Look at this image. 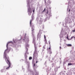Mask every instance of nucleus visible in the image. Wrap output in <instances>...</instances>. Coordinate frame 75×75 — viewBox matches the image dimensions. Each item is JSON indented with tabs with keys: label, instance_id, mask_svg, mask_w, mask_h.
<instances>
[{
	"label": "nucleus",
	"instance_id": "obj_1",
	"mask_svg": "<svg viewBox=\"0 0 75 75\" xmlns=\"http://www.w3.org/2000/svg\"><path fill=\"white\" fill-rule=\"evenodd\" d=\"M10 43V42H8L7 44L6 45L7 49L5 50L4 53V58H5V61L8 65V66H6L5 67L6 68V70H8V69H10V66L11 65V63L10 61V59H9V57H7V55L6 54L7 52H8V44H9V43Z\"/></svg>",
	"mask_w": 75,
	"mask_h": 75
},
{
	"label": "nucleus",
	"instance_id": "obj_2",
	"mask_svg": "<svg viewBox=\"0 0 75 75\" xmlns=\"http://www.w3.org/2000/svg\"><path fill=\"white\" fill-rule=\"evenodd\" d=\"M33 59H35L36 58L37 59V57H38V54L36 53H34L33 54Z\"/></svg>",
	"mask_w": 75,
	"mask_h": 75
},
{
	"label": "nucleus",
	"instance_id": "obj_3",
	"mask_svg": "<svg viewBox=\"0 0 75 75\" xmlns=\"http://www.w3.org/2000/svg\"><path fill=\"white\" fill-rule=\"evenodd\" d=\"M41 34H42V30H40L39 33H38L37 35L38 39L39 37L41 36Z\"/></svg>",
	"mask_w": 75,
	"mask_h": 75
},
{
	"label": "nucleus",
	"instance_id": "obj_4",
	"mask_svg": "<svg viewBox=\"0 0 75 75\" xmlns=\"http://www.w3.org/2000/svg\"><path fill=\"white\" fill-rule=\"evenodd\" d=\"M67 46V47H72V45L71 44H68Z\"/></svg>",
	"mask_w": 75,
	"mask_h": 75
},
{
	"label": "nucleus",
	"instance_id": "obj_5",
	"mask_svg": "<svg viewBox=\"0 0 75 75\" xmlns=\"http://www.w3.org/2000/svg\"><path fill=\"white\" fill-rule=\"evenodd\" d=\"M27 55H25V59L26 61H27Z\"/></svg>",
	"mask_w": 75,
	"mask_h": 75
},
{
	"label": "nucleus",
	"instance_id": "obj_6",
	"mask_svg": "<svg viewBox=\"0 0 75 75\" xmlns=\"http://www.w3.org/2000/svg\"><path fill=\"white\" fill-rule=\"evenodd\" d=\"M35 73L36 74L35 75H38V72H37V71L36 70L35 71Z\"/></svg>",
	"mask_w": 75,
	"mask_h": 75
},
{
	"label": "nucleus",
	"instance_id": "obj_7",
	"mask_svg": "<svg viewBox=\"0 0 75 75\" xmlns=\"http://www.w3.org/2000/svg\"><path fill=\"white\" fill-rule=\"evenodd\" d=\"M32 33H34V31H34V28H32Z\"/></svg>",
	"mask_w": 75,
	"mask_h": 75
},
{
	"label": "nucleus",
	"instance_id": "obj_8",
	"mask_svg": "<svg viewBox=\"0 0 75 75\" xmlns=\"http://www.w3.org/2000/svg\"><path fill=\"white\" fill-rule=\"evenodd\" d=\"M30 11H31V8H29L28 9V12H30Z\"/></svg>",
	"mask_w": 75,
	"mask_h": 75
},
{
	"label": "nucleus",
	"instance_id": "obj_9",
	"mask_svg": "<svg viewBox=\"0 0 75 75\" xmlns=\"http://www.w3.org/2000/svg\"><path fill=\"white\" fill-rule=\"evenodd\" d=\"M72 64L71 63H69L68 64V65H72Z\"/></svg>",
	"mask_w": 75,
	"mask_h": 75
},
{
	"label": "nucleus",
	"instance_id": "obj_10",
	"mask_svg": "<svg viewBox=\"0 0 75 75\" xmlns=\"http://www.w3.org/2000/svg\"><path fill=\"white\" fill-rule=\"evenodd\" d=\"M29 59L30 60H31V59H32V57H30L29 58Z\"/></svg>",
	"mask_w": 75,
	"mask_h": 75
},
{
	"label": "nucleus",
	"instance_id": "obj_11",
	"mask_svg": "<svg viewBox=\"0 0 75 75\" xmlns=\"http://www.w3.org/2000/svg\"><path fill=\"white\" fill-rule=\"evenodd\" d=\"M44 39H45V41L47 40V39H46V37L45 36V35H44Z\"/></svg>",
	"mask_w": 75,
	"mask_h": 75
},
{
	"label": "nucleus",
	"instance_id": "obj_12",
	"mask_svg": "<svg viewBox=\"0 0 75 75\" xmlns=\"http://www.w3.org/2000/svg\"><path fill=\"white\" fill-rule=\"evenodd\" d=\"M73 38H75L74 36H73L71 37V40H72V39Z\"/></svg>",
	"mask_w": 75,
	"mask_h": 75
},
{
	"label": "nucleus",
	"instance_id": "obj_13",
	"mask_svg": "<svg viewBox=\"0 0 75 75\" xmlns=\"http://www.w3.org/2000/svg\"><path fill=\"white\" fill-rule=\"evenodd\" d=\"M50 47H49V49L50 50H51V45H50Z\"/></svg>",
	"mask_w": 75,
	"mask_h": 75
},
{
	"label": "nucleus",
	"instance_id": "obj_14",
	"mask_svg": "<svg viewBox=\"0 0 75 75\" xmlns=\"http://www.w3.org/2000/svg\"><path fill=\"white\" fill-rule=\"evenodd\" d=\"M31 21H32L31 20L30 22V26L31 25Z\"/></svg>",
	"mask_w": 75,
	"mask_h": 75
},
{
	"label": "nucleus",
	"instance_id": "obj_15",
	"mask_svg": "<svg viewBox=\"0 0 75 75\" xmlns=\"http://www.w3.org/2000/svg\"><path fill=\"white\" fill-rule=\"evenodd\" d=\"M43 50L45 49V46H44L43 47Z\"/></svg>",
	"mask_w": 75,
	"mask_h": 75
},
{
	"label": "nucleus",
	"instance_id": "obj_16",
	"mask_svg": "<svg viewBox=\"0 0 75 75\" xmlns=\"http://www.w3.org/2000/svg\"><path fill=\"white\" fill-rule=\"evenodd\" d=\"M35 64H33V67L34 68V67H35Z\"/></svg>",
	"mask_w": 75,
	"mask_h": 75
},
{
	"label": "nucleus",
	"instance_id": "obj_17",
	"mask_svg": "<svg viewBox=\"0 0 75 75\" xmlns=\"http://www.w3.org/2000/svg\"><path fill=\"white\" fill-rule=\"evenodd\" d=\"M67 40L69 39L68 38V36H67Z\"/></svg>",
	"mask_w": 75,
	"mask_h": 75
},
{
	"label": "nucleus",
	"instance_id": "obj_18",
	"mask_svg": "<svg viewBox=\"0 0 75 75\" xmlns=\"http://www.w3.org/2000/svg\"><path fill=\"white\" fill-rule=\"evenodd\" d=\"M73 32H75V28L74 29V30H73Z\"/></svg>",
	"mask_w": 75,
	"mask_h": 75
},
{
	"label": "nucleus",
	"instance_id": "obj_19",
	"mask_svg": "<svg viewBox=\"0 0 75 75\" xmlns=\"http://www.w3.org/2000/svg\"><path fill=\"white\" fill-rule=\"evenodd\" d=\"M48 10H47V14H48Z\"/></svg>",
	"mask_w": 75,
	"mask_h": 75
},
{
	"label": "nucleus",
	"instance_id": "obj_20",
	"mask_svg": "<svg viewBox=\"0 0 75 75\" xmlns=\"http://www.w3.org/2000/svg\"><path fill=\"white\" fill-rule=\"evenodd\" d=\"M52 54V52L51 51L50 52V54Z\"/></svg>",
	"mask_w": 75,
	"mask_h": 75
},
{
	"label": "nucleus",
	"instance_id": "obj_21",
	"mask_svg": "<svg viewBox=\"0 0 75 75\" xmlns=\"http://www.w3.org/2000/svg\"><path fill=\"white\" fill-rule=\"evenodd\" d=\"M1 72H3V70L2 69L1 70Z\"/></svg>",
	"mask_w": 75,
	"mask_h": 75
},
{
	"label": "nucleus",
	"instance_id": "obj_22",
	"mask_svg": "<svg viewBox=\"0 0 75 75\" xmlns=\"http://www.w3.org/2000/svg\"><path fill=\"white\" fill-rule=\"evenodd\" d=\"M49 44L50 45V41H49Z\"/></svg>",
	"mask_w": 75,
	"mask_h": 75
},
{
	"label": "nucleus",
	"instance_id": "obj_23",
	"mask_svg": "<svg viewBox=\"0 0 75 75\" xmlns=\"http://www.w3.org/2000/svg\"><path fill=\"white\" fill-rule=\"evenodd\" d=\"M35 11V10H33V13H34V11Z\"/></svg>",
	"mask_w": 75,
	"mask_h": 75
},
{
	"label": "nucleus",
	"instance_id": "obj_24",
	"mask_svg": "<svg viewBox=\"0 0 75 75\" xmlns=\"http://www.w3.org/2000/svg\"><path fill=\"white\" fill-rule=\"evenodd\" d=\"M59 48L60 50H61V47H59Z\"/></svg>",
	"mask_w": 75,
	"mask_h": 75
},
{
	"label": "nucleus",
	"instance_id": "obj_25",
	"mask_svg": "<svg viewBox=\"0 0 75 75\" xmlns=\"http://www.w3.org/2000/svg\"><path fill=\"white\" fill-rule=\"evenodd\" d=\"M45 10H46L45 8L44 10H43V11H45Z\"/></svg>",
	"mask_w": 75,
	"mask_h": 75
},
{
	"label": "nucleus",
	"instance_id": "obj_26",
	"mask_svg": "<svg viewBox=\"0 0 75 75\" xmlns=\"http://www.w3.org/2000/svg\"><path fill=\"white\" fill-rule=\"evenodd\" d=\"M45 10H46L45 8L44 10H43V11H45Z\"/></svg>",
	"mask_w": 75,
	"mask_h": 75
},
{
	"label": "nucleus",
	"instance_id": "obj_27",
	"mask_svg": "<svg viewBox=\"0 0 75 75\" xmlns=\"http://www.w3.org/2000/svg\"><path fill=\"white\" fill-rule=\"evenodd\" d=\"M37 62H38V61H36V63L37 64Z\"/></svg>",
	"mask_w": 75,
	"mask_h": 75
},
{
	"label": "nucleus",
	"instance_id": "obj_28",
	"mask_svg": "<svg viewBox=\"0 0 75 75\" xmlns=\"http://www.w3.org/2000/svg\"><path fill=\"white\" fill-rule=\"evenodd\" d=\"M45 3H46V1H45Z\"/></svg>",
	"mask_w": 75,
	"mask_h": 75
},
{
	"label": "nucleus",
	"instance_id": "obj_29",
	"mask_svg": "<svg viewBox=\"0 0 75 75\" xmlns=\"http://www.w3.org/2000/svg\"><path fill=\"white\" fill-rule=\"evenodd\" d=\"M69 11H70V9H69Z\"/></svg>",
	"mask_w": 75,
	"mask_h": 75
},
{
	"label": "nucleus",
	"instance_id": "obj_30",
	"mask_svg": "<svg viewBox=\"0 0 75 75\" xmlns=\"http://www.w3.org/2000/svg\"><path fill=\"white\" fill-rule=\"evenodd\" d=\"M44 11H42V13H43L44 12Z\"/></svg>",
	"mask_w": 75,
	"mask_h": 75
},
{
	"label": "nucleus",
	"instance_id": "obj_31",
	"mask_svg": "<svg viewBox=\"0 0 75 75\" xmlns=\"http://www.w3.org/2000/svg\"><path fill=\"white\" fill-rule=\"evenodd\" d=\"M43 51H44V49L43 50Z\"/></svg>",
	"mask_w": 75,
	"mask_h": 75
},
{
	"label": "nucleus",
	"instance_id": "obj_32",
	"mask_svg": "<svg viewBox=\"0 0 75 75\" xmlns=\"http://www.w3.org/2000/svg\"><path fill=\"white\" fill-rule=\"evenodd\" d=\"M31 13H32V11L31 12Z\"/></svg>",
	"mask_w": 75,
	"mask_h": 75
},
{
	"label": "nucleus",
	"instance_id": "obj_33",
	"mask_svg": "<svg viewBox=\"0 0 75 75\" xmlns=\"http://www.w3.org/2000/svg\"><path fill=\"white\" fill-rule=\"evenodd\" d=\"M24 40H25V39H24Z\"/></svg>",
	"mask_w": 75,
	"mask_h": 75
}]
</instances>
